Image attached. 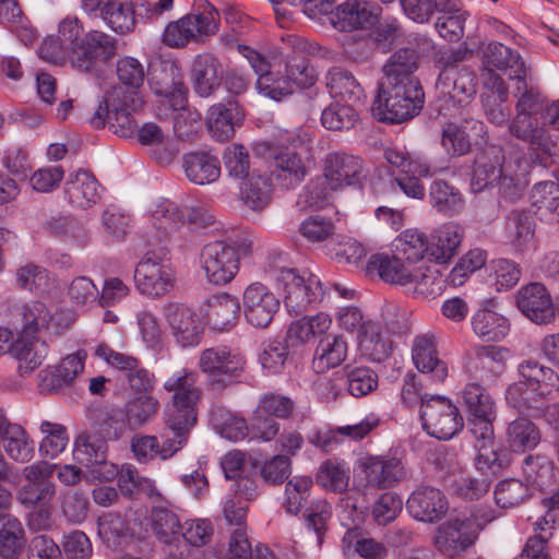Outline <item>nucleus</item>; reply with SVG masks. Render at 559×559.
Returning a JSON list of instances; mask_svg holds the SVG:
<instances>
[{
	"label": "nucleus",
	"instance_id": "obj_1",
	"mask_svg": "<svg viewBox=\"0 0 559 559\" xmlns=\"http://www.w3.org/2000/svg\"><path fill=\"white\" fill-rule=\"evenodd\" d=\"M198 382L199 374L186 368L176 371L164 382L163 388L173 396L164 413L163 443L155 436L133 437L131 450L139 462L170 459L187 444L198 421V404L202 396Z\"/></svg>",
	"mask_w": 559,
	"mask_h": 559
},
{
	"label": "nucleus",
	"instance_id": "obj_2",
	"mask_svg": "<svg viewBox=\"0 0 559 559\" xmlns=\"http://www.w3.org/2000/svg\"><path fill=\"white\" fill-rule=\"evenodd\" d=\"M117 47L114 36L100 29L85 31L76 15H67L58 24V37L47 36L37 52L52 64L69 63L80 73L94 74L112 60Z\"/></svg>",
	"mask_w": 559,
	"mask_h": 559
},
{
	"label": "nucleus",
	"instance_id": "obj_3",
	"mask_svg": "<svg viewBox=\"0 0 559 559\" xmlns=\"http://www.w3.org/2000/svg\"><path fill=\"white\" fill-rule=\"evenodd\" d=\"M520 159H506L501 148L491 146L484 150L475 158L471 189L479 193L497 187L499 195L507 201L519 199L525 182L519 173Z\"/></svg>",
	"mask_w": 559,
	"mask_h": 559
},
{
	"label": "nucleus",
	"instance_id": "obj_4",
	"mask_svg": "<svg viewBox=\"0 0 559 559\" xmlns=\"http://www.w3.org/2000/svg\"><path fill=\"white\" fill-rule=\"evenodd\" d=\"M424 105L419 82L381 83L372 111L380 121L403 122L418 115Z\"/></svg>",
	"mask_w": 559,
	"mask_h": 559
},
{
	"label": "nucleus",
	"instance_id": "obj_5",
	"mask_svg": "<svg viewBox=\"0 0 559 559\" xmlns=\"http://www.w3.org/2000/svg\"><path fill=\"white\" fill-rule=\"evenodd\" d=\"M246 358L227 346L203 349L198 357V367L205 376L209 392L221 394L229 385L238 383L246 369Z\"/></svg>",
	"mask_w": 559,
	"mask_h": 559
},
{
	"label": "nucleus",
	"instance_id": "obj_6",
	"mask_svg": "<svg viewBox=\"0 0 559 559\" xmlns=\"http://www.w3.org/2000/svg\"><path fill=\"white\" fill-rule=\"evenodd\" d=\"M138 92H126L120 87L114 88L108 98L99 103L90 119L94 129L108 124L109 129L121 138H130L136 133L138 123L132 115L142 106Z\"/></svg>",
	"mask_w": 559,
	"mask_h": 559
},
{
	"label": "nucleus",
	"instance_id": "obj_7",
	"mask_svg": "<svg viewBox=\"0 0 559 559\" xmlns=\"http://www.w3.org/2000/svg\"><path fill=\"white\" fill-rule=\"evenodd\" d=\"M250 252V246L226 241H214L202 248L200 261L207 281L214 285L229 283L239 271L242 255Z\"/></svg>",
	"mask_w": 559,
	"mask_h": 559
},
{
	"label": "nucleus",
	"instance_id": "obj_8",
	"mask_svg": "<svg viewBox=\"0 0 559 559\" xmlns=\"http://www.w3.org/2000/svg\"><path fill=\"white\" fill-rule=\"evenodd\" d=\"M277 285L284 290V304L293 316H300L318 306L324 296L320 278L314 274L307 277L295 270L283 269L276 276Z\"/></svg>",
	"mask_w": 559,
	"mask_h": 559
},
{
	"label": "nucleus",
	"instance_id": "obj_9",
	"mask_svg": "<svg viewBox=\"0 0 559 559\" xmlns=\"http://www.w3.org/2000/svg\"><path fill=\"white\" fill-rule=\"evenodd\" d=\"M424 429L440 440L453 438L463 428L459 408L447 397L432 395L420 407Z\"/></svg>",
	"mask_w": 559,
	"mask_h": 559
},
{
	"label": "nucleus",
	"instance_id": "obj_10",
	"mask_svg": "<svg viewBox=\"0 0 559 559\" xmlns=\"http://www.w3.org/2000/svg\"><path fill=\"white\" fill-rule=\"evenodd\" d=\"M55 464L37 461L22 469L27 480L16 492L17 502L26 509L52 503L57 493V485L50 480L55 473Z\"/></svg>",
	"mask_w": 559,
	"mask_h": 559
},
{
	"label": "nucleus",
	"instance_id": "obj_11",
	"mask_svg": "<svg viewBox=\"0 0 559 559\" xmlns=\"http://www.w3.org/2000/svg\"><path fill=\"white\" fill-rule=\"evenodd\" d=\"M510 350L503 346L477 345L464 356V370L472 381L489 384L503 373Z\"/></svg>",
	"mask_w": 559,
	"mask_h": 559
},
{
	"label": "nucleus",
	"instance_id": "obj_12",
	"mask_svg": "<svg viewBox=\"0 0 559 559\" xmlns=\"http://www.w3.org/2000/svg\"><path fill=\"white\" fill-rule=\"evenodd\" d=\"M83 12L100 20L112 33L126 36L134 32L136 15L134 4L124 0H81Z\"/></svg>",
	"mask_w": 559,
	"mask_h": 559
},
{
	"label": "nucleus",
	"instance_id": "obj_13",
	"mask_svg": "<svg viewBox=\"0 0 559 559\" xmlns=\"http://www.w3.org/2000/svg\"><path fill=\"white\" fill-rule=\"evenodd\" d=\"M478 536L475 521L466 516H454L441 523L432 542L437 550L448 558H454L467 550Z\"/></svg>",
	"mask_w": 559,
	"mask_h": 559
},
{
	"label": "nucleus",
	"instance_id": "obj_14",
	"mask_svg": "<svg viewBox=\"0 0 559 559\" xmlns=\"http://www.w3.org/2000/svg\"><path fill=\"white\" fill-rule=\"evenodd\" d=\"M357 467L365 476V489H388L406 477L404 464L397 457L365 455L357 461Z\"/></svg>",
	"mask_w": 559,
	"mask_h": 559
},
{
	"label": "nucleus",
	"instance_id": "obj_15",
	"mask_svg": "<svg viewBox=\"0 0 559 559\" xmlns=\"http://www.w3.org/2000/svg\"><path fill=\"white\" fill-rule=\"evenodd\" d=\"M176 277L171 266L158 259L144 257L134 271V283L142 295L159 298L175 286Z\"/></svg>",
	"mask_w": 559,
	"mask_h": 559
},
{
	"label": "nucleus",
	"instance_id": "obj_16",
	"mask_svg": "<svg viewBox=\"0 0 559 559\" xmlns=\"http://www.w3.org/2000/svg\"><path fill=\"white\" fill-rule=\"evenodd\" d=\"M280 305V299L261 283L250 284L242 295L246 321L257 329H265L271 324Z\"/></svg>",
	"mask_w": 559,
	"mask_h": 559
},
{
	"label": "nucleus",
	"instance_id": "obj_17",
	"mask_svg": "<svg viewBox=\"0 0 559 559\" xmlns=\"http://www.w3.org/2000/svg\"><path fill=\"white\" fill-rule=\"evenodd\" d=\"M164 317L171 335L181 347H192L201 342L203 326L199 316L190 307L169 302L164 307Z\"/></svg>",
	"mask_w": 559,
	"mask_h": 559
},
{
	"label": "nucleus",
	"instance_id": "obj_18",
	"mask_svg": "<svg viewBox=\"0 0 559 559\" xmlns=\"http://www.w3.org/2000/svg\"><path fill=\"white\" fill-rule=\"evenodd\" d=\"M509 132L519 140L530 144L531 148L537 151L534 163L547 167L550 162V140L542 126L539 117L516 114L509 123Z\"/></svg>",
	"mask_w": 559,
	"mask_h": 559
},
{
	"label": "nucleus",
	"instance_id": "obj_19",
	"mask_svg": "<svg viewBox=\"0 0 559 559\" xmlns=\"http://www.w3.org/2000/svg\"><path fill=\"white\" fill-rule=\"evenodd\" d=\"M73 456L79 464L91 468L95 477L109 480L116 474L114 465L107 463V443L104 438L80 435L74 443Z\"/></svg>",
	"mask_w": 559,
	"mask_h": 559
},
{
	"label": "nucleus",
	"instance_id": "obj_20",
	"mask_svg": "<svg viewBox=\"0 0 559 559\" xmlns=\"http://www.w3.org/2000/svg\"><path fill=\"white\" fill-rule=\"evenodd\" d=\"M406 508L415 520L436 523L447 514L449 503L440 489L432 486H419L407 499Z\"/></svg>",
	"mask_w": 559,
	"mask_h": 559
},
{
	"label": "nucleus",
	"instance_id": "obj_21",
	"mask_svg": "<svg viewBox=\"0 0 559 559\" xmlns=\"http://www.w3.org/2000/svg\"><path fill=\"white\" fill-rule=\"evenodd\" d=\"M476 74L462 68L457 73L451 71L439 73L436 88L445 102L463 107L468 105L476 95Z\"/></svg>",
	"mask_w": 559,
	"mask_h": 559
},
{
	"label": "nucleus",
	"instance_id": "obj_22",
	"mask_svg": "<svg viewBox=\"0 0 559 559\" xmlns=\"http://www.w3.org/2000/svg\"><path fill=\"white\" fill-rule=\"evenodd\" d=\"M516 305L523 314L537 324H545L555 318V308L546 287L531 283L516 293Z\"/></svg>",
	"mask_w": 559,
	"mask_h": 559
},
{
	"label": "nucleus",
	"instance_id": "obj_23",
	"mask_svg": "<svg viewBox=\"0 0 559 559\" xmlns=\"http://www.w3.org/2000/svg\"><path fill=\"white\" fill-rule=\"evenodd\" d=\"M224 76L223 64L213 53L194 57L190 70L192 87L200 97L207 98L219 88Z\"/></svg>",
	"mask_w": 559,
	"mask_h": 559
},
{
	"label": "nucleus",
	"instance_id": "obj_24",
	"mask_svg": "<svg viewBox=\"0 0 559 559\" xmlns=\"http://www.w3.org/2000/svg\"><path fill=\"white\" fill-rule=\"evenodd\" d=\"M245 114L235 99L212 105L206 112V127L211 135L219 142L230 140L236 127L241 126Z\"/></svg>",
	"mask_w": 559,
	"mask_h": 559
},
{
	"label": "nucleus",
	"instance_id": "obj_25",
	"mask_svg": "<svg viewBox=\"0 0 559 559\" xmlns=\"http://www.w3.org/2000/svg\"><path fill=\"white\" fill-rule=\"evenodd\" d=\"M0 443L7 455L19 463L29 462L35 453V443L27 431L12 423L0 409Z\"/></svg>",
	"mask_w": 559,
	"mask_h": 559
},
{
	"label": "nucleus",
	"instance_id": "obj_26",
	"mask_svg": "<svg viewBox=\"0 0 559 559\" xmlns=\"http://www.w3.org/2000/svg\"><path fill=\"white\" fill-rule=\"evenodd\" d=\"M328 14L335 28L350 32L374 23L379 16V9L367 2L347 0L334 10L331 8Z\"/></svg>",
	"mask_w": 559,
	"mask_h": 559
},
{
	"label": "nucleus",
	"instance_id": "obj_27",
	"mask_svg": "<svg viewBox=\"0 0 559 559\" xmlns=\"http://www.w3.org/2000/svg\"><path fill=\"white\" fill-rule=\"evenodd\" d=\"M156 94L170 96V105L174 109H181L174 117V132L180 140L191 139L200 128L201 114L192 112L185 108L188 88L183 83H176L170 91L168 87L155 88Z\"/></svg>",
	"mask_w": 559,
	"mask_h": 559
},
{
	"label": "nucleus",
	"instance_id": "obj_28",
	"mask_svg": "<svg viewBox=\"0 0 559 559\" xmlns=\"http://www.w3.org/2000/svg\"><path fill=\"white\" fill-rule=\"evenodd\" d=\"M484 133L485 124L476 119L447 122L442 128L441 144L448 154L462 156L471 151L472 136H483Z\"/></svg>",
	"mask_w": 559,
	"mask_h": 559
},
{
	"label": "nucleus",
	"instance_id": "obj_29",
	"mask_svg": "<svg viewBox=\"0 0 559 559\" xmlns=\"http://www.w3.org/2000/svg\"><path fill=\"white\" fill-rule=\"evenodd\" d=\"M416 266L396 253L393 255L376 253L368 261L367 271L377 273L385 283L406 287L415 276L413 274Z\"/></svg>",
	"mask_w": 559,
	"mask_h": 559
},
{
	"label": "nucleus",
	"instance_id": "obj_30",
	"mask_svg": "<svg viewBox=\"0 0 559 559\" xmlns=\"http://www.w3.org/2000/svg\"><path fill=\"white\" fill-rule=\"evenodd\" d=\"M323 170L334 187L343 189L360 182L362 162L344 152H332L325 156Z\"/></svg>",
	"mask_w": 559,
	"mask_h": 559
},
{
	"label": "nucleus",
	"instance_id": "obj_31",
	"mask_svg": "<svg viewBox=\"0 0 559 559\" xmlns=\"http://www.w3.org/2000/svg\"><path fill=\"white\" fill-rule=\"evenodd\" d=\"M325 86L335 102L361 106L365 91L355 75L341 67H333L325 74Z\"/></svg>",
	"mask_w": 559,
	"mask_h": 559
},
{
	"label": "nucleus",
	"instance_id": "obj_32",
	"mask_svg": "<svg viewBox=\"0 0 559 559\" xmlns=\"http://www.w3.org/2000/svg\"><path fill=\"white\" fill-rule=\"evenodd\" d=\"M98 188L99 183L90 170L79 169L69 175L64 183V195L72 206L88 209L100 199Z\"/></svg>",
	"mask_w": 559,
	"mask_h": 559
},
{
	"label": "nucleus",
	"instance_id": "obj_33",
	"mask_svg": "<svg viewBox=\"0 0 559 559\" xmlns=\"http://www.w3.org/2000/svg\"><path fill=\"white\" fill-rule=\"evenodd\" d=\"M412 358L418 371L428 374L431 381L441 383L448 377V365L438 357L432 337L417 336L413 344Z\"/></svg>",
	"mask_w": 559,
	"mask_h": 559
},
{
	"label": "nucleus",
	"instance_id": "obj_34",
	"mask_svg": "<svg viewBox=\"0 0 559 559\" xmlns=\"http://www.w3.org/2000/svg\"><path fill=\"white\" fill-rule=\"evenodd\" d=\"M187 179L199 186L215 182L221 176V163L216 155L205 151L187 153L182 157Z\"/></svg>",
	"mask_w": 559,
	"mask_h": 559
},
{
	"label": "nucleus",
	"instance_id": "obj_35",
	"mask_svg": "<svg viewBox=\"0 0 559 559\" xmlns=\"http://www.w3.org/2000/svg\"><path fill=\"white\" fill-rule=\"evenodd\" d=\"M86 353L78 350L64 357L53 371L41 370L38 373L39 386L46 391H57L69 385L83 372Z\"/></svg>",
	"mask_w": 559,
	"mask_h": 559
},
{
	"label": "nucleus",
	"instance_id": "obj_36",
	"mask_svg": "<svg viewBox=\"0 0 559 559\" xmlns=\"http://www.w3.org/2000/svg\"><path fill=\"white\" fill-rule=\"evenodd\" d=\"M238 298L229 294L211 296L205 304L204 317L212 329L227 331L233 328L239 317Z\"/></svg>",
	"mask_w": 559,
	"mask_h": 559
},
{
	"label": "nucleus",
	"instance_id": "obj_37",
	"mask_svg": "<svg viewBox=\"0 0 559 559\" xmlns=\"http://www.w3.org/2000/svg\"><path fill=\"white\" fill-rule=\"evenodd\" d=\"M518 370L521 379L539 392V396L552 399L559 395V374L552 368L527 359L519 365Z\"/></svg>",
	"mask_w": 559,
	"mask_h": 559
},
{
	"label": "nucleus",
	"instance_id": "obj_38",
	"mask_svg": "<svg viewBox=\"0 0 559 559\" xmlns=\"http://www.w3.org/2000/svg\"><path fill=\"white\" fill-rule=\"evenodd\" d=\"M348 344L342 335L330 334L321 338L314 349L312 369L316 373H325L341 366L347 358Z\"/></svg>",
	"mask_w": 559,
	"mask_h": 559
},
{
	"label": "nucleus",
	"instance_id": "obj_39",
	"mask_svg": "<svg viewBox=\"0 0 559 559\" xmlns=\"http://www.w3.org/2000/svg\"><path fill=\"white\" fill-rule=\"evenodd\" d=\"M464 229L455 223H445L431 235L429 259L438 263L451 260L463 239Z\"/></svg>",
	"mask_w": 559,
	"mask_h": 559
},
{
	"label": "nucleus",
	"instance_id": "obj_40",
	"mask_svg": "<svg viewBox=\"0 0 559 559\" xmlns=\"http://www.w3.org/2000/svg\"><path fill=\"white\" fill-rule=\"evenodd\" d=\"M306 175V166L297 153L287 151L274 157L271 177L282 189H295L301 183Z\"/></svg>",
	"mask_w": 559,
	"mask_h": 559
},
{
	"label": "nucleus",
	"instance_id": "obj_41",
	"mask_svg": "<svg viewBox=\"0 0 559 559\" xmlns=\"http://www.w3.org/2000/svg\"><path fill=\"white\" fill-rule=\"evenodd\" d=\"M331 324V317L324 312L304 316L289 324L286 333L287 342L292 346L305 345L314 337L326 333Z\"/></svg>",
	"mask_w": 559,
	"mask_h": 559
},
{
	"label": "nucleus",
	"instance_id": "obj_42",
	"mask_svg": "<svg viewBox=\"0 0 559 559\" xmlns=\"http://www.w3.org/2000/svg\"><path fill=\"white\" fill-rule=\"evenodd\" d=\"M12 355L19 361L20 373L22 376L31 374L46 359L48 345L37 336H19L14 341Z\"/></svg>",
	"mask_w": 559,
	"mask_h": 559
},
{
	"label": "nucleus",
	"instance_id": "obj_43",
	"mask_svg": "<svg viewBox=\"0 0 559 559\" xmlns=\"http://www.w3.org/2000/svg\"><path fill=\"white\" fill-rule=\"evenodd\" d=\"M271 178L252 173L240 186L239 198L242 204L253 212H262L272 200Z\"/></svg>",
	"mask_w": 559,
	"mask_h": 559
},
{
	"label": "nucleus",
	"instance_id": "obj_44",
	"mask_svg": "<svg viewBox=\"0 0 559 559\" xmlns=\"http://www.w3.org/2000/svg\"><path fill=\"white\" fill-rule=\"evenodd\" d=\"M357 338L360 353L371 361L382 362L391 355L392 343L374 321L367 323Z\"/></svg>",
	"mask_w": 559,
	"mask_h": 559
},
{
	"label": "nucleus",
	"instance_id": "obj_45",
	"mask_svg": "<svg viewBox=\"0 0 559 559\" xmlns=\"http://www.w3.org/2000/svg\"><path fill=\"white\" fill-rule=\"evenodd\" d=\"M471 324L473 332L488 342H499L510 331L508 319L488 308L477 310L472 316Z\"/></svg>",
	"mask_w": 559,
	"mask_h": 559
},
{
	"label": "nucleus",
	"instance_id": "obj_46",
	"mask_svg": "<svg viewBox=\"0 0 559 559\" xmlns=\"http://www.w3.org/2000/svg\"><path fill=\"white\" fill-rule=\"evenodd\" d=\"M507 443L515 453L535 449L542 439L539 428L527 417H518L507 427Z\"/></svg>",
	"mask_w": 559,
	"mask_h": 559
},
{
	"label": "nucleus",
	"instance_id": "obj_47",
	"mask_svg": "<svg viewBox=\"0 0 559 559\" xmlns=\"http://www.w3.org/2000/svg\"><path fill=\"white\" fill-rule=\"evenodd\" d=\"M428 197L431 206L443 215H456L465 205L460 190L441 179L431 182Z\"/></svg>",
	"mask_w": 559,
	"mask_h": 559
},
{
	"label": "nucleus",
	"instance_id": "obj_48",
	"mask_svg": "<svg viewBox=\"0 0 559 559\" xmlns=\"http://www.w3.org/2000/svg\"><path fill=\"white\" fill-rule=\"evenodd\" d=\"M417 69V58L413 49H400L383 67L385 79L382 83L419 82L413 76Z\"/></svg>",
	"mask_w": 559,
	"mask_h": 559
},
{
	"label": "nucleus",
	"instance_id": "obj_49",
	"mask_svg": "<svg viewBox=\"0 0 559 559\" xmlns=\"http://www.w3.org/2000/svg\"><path fill=\"white\" fill-rule=\"evenodd\" d=\"M350 478L349 466L342 460L329 459L318 468L316 483L328 491L345 492Z\"/></svg>",
	"mask_w": 559,
	"mask_h": 559
},
{
	"label": "nucleus",
	"instance_id": "obj_50",
	"mask_svg": "<svg viewBox=\"0 0 559 559\" xmlns=\"http://www.w3.org/2000/svg\"><path fill=\"white\" fill-rule=\"evenodd\" d=\"M488 66L500 71L510 70L511 79L526 76L524 61L520 53L501 43H490L486 51Z\"/></svg>",
	"mask_w": 559,
	"mask_h": 559
},
{
	"label": "nucleus",
	"instance_id": "obj_51",
	"mask_svg": "<svg viewBox=\"0 0 559 559\" xmlns=\"http://www.w3.org/2000/svg\"><path fill=\"white\" fill-rule=\"evenodd\" d=\"M148 522L159 542L170 545L179 540L181 524L178 515L171 510L163 507L153 508Z\"/></svg>",
	"mask_w": 559,
	"mask_h": 559
},
{
	"label": "nucleus",
	"instance_id": "obj_52",
	"mask_svg": "<svg viewBox=\"0 0 559 559\" xmlns=\"http://www.w3.org/2000/svg\"><path fill=\"white\" fill-rule=\"evenodd\" d=\"M523 473L526 481L535 489L544 491L556 481L554 463L546 456L528 455L524 460Z\"/></svg>",
	"mask_w": 559,
	"mask_h": 559
},
{
	"label": "nucleus",
	"instance_id": "obj_53",
	"mask_svg": "<svg viewBox=\"0 0 559 559\" xmlns=\"http://www.w3.org/2000/svg\"><path fill=\"white\" fill-rule=\"evenodd\" d=\"M463 405L469 417L496 416V404L481 382L471 381L462 391Z\"/></svg>",
	"mask_w": 559,
	"mask_h": 559
},
{
	"label": "nucleus",
	"instance_id": "obj_54",
	"mask_svg": "<svg viewBox=\"0 0 559 559\" xmlns=\"http://www.w3.org/2000/svg\"><path fill=\"white\" fill-rule=\"evenodd\" d=\"M360 106L334 102L321 115V123L328 130L344 131L355 127L359 120Z\"/></svg>",
	"mask_w": 559,
	"mask_h": 559
},
{
	"label": "nucleus",
	"instance_id": "obj_55",
	"mask_svg": "<svg viewBox=\"0 0 559 559\" xmlns=\"http://www.w3.org/2000/svg\"><path fill=\"white\" fill-rule=\"evenodd\" d=\"M507 402L520 413L532 414L540 409V404L546 400L539 396V392L533 390L524 379L510 384L506 391Z\"/></svg>",
	"mask_w": 559,
	"mask_h": 559
},
{
	"label": "nucleus",
	"instance_id": "obj_56",
	"mask_svg": "<svg viewBox=\"0 0 559 559\" xmlns=\"http://www.w3.org/2000/svg\"><path fill=\"white\" fill-rule=\"evenodd\" d=\"M429 249L426 236L414 229L402 233L395 243L396 254L414 265H417L425 254L429 257Z\"/></svg>",
	"mask_w": 559,
	"mask_h": 559
},
{
	"label": "nucleus",
	"instance_id": "obj_57",
	"mask_svg": "<svg viewBox=\"0 0 559 559\" xmlns=\"http://www.w3.org/2000/svg\"><path fill=\"white\" fill-rule=\"evenodd\" d=\"M441 9L437 10L440 13L436 21V29L439 35L450 41L459 40L464 34V23L466 21V13L454 9L448 2H441Z\"/></svg>",
	"mask_w": 559,
	"mask_h": 559
},
{
	"label": "nucleus",
	"instance_id": "obj_58",
	"mask_svg": "<svg viewBox=\"0 0 559 559\" xmlns=\"http://www.w3.org/2000/svg\"><path fill=\"white\" fill-rule=\"evenodd\" d=\"M189 19V26L195 37V43L204 41L215 35L219 29V11L210 2H205L202 11H193L186 14Z\"/></svg>",
	"mask_w": 559,
	"mask_h": 559
},
{
	"label": "nucleus",
	"instance_id": "obj_59",
	"mask_svg": "<svg viewBox=\"0 0 559 559\" xmlns=\"http://www.w3.org/2000/svg\"><path fill=\"white\" fill-rule=\"evenodd\" d=\"M413 275L415 276L412 278V283L406 286L413 295L433 298L441 294L443 280L437 270L421 264L416 266Z\"/></svg>",
	"mask_w": 559,
	"mask_h": 559
},
{
	"label": "nucleus",
	"instance_id": "obj_60",
	"mask_svg": "<svg viewBox=\"0 0 559 559\" xmlns=\"http://www.w3.org/2000/svg\"><path fill=\"white\" fill-rule=\"evenodd\" d=\"M22 328L19 336L32 337L47 328L51 313L46 305L38 300L25 304L21 309Z\"/></svg>",
	"mask_w": 559,
	"mask_h": 559
},
{
	"label": "nucleus",
	"instance_id": "obj_61",
	"mask_svg": "<svg viewBox=\"0 0 559 559\" xmlns=\"http://www.w3.org/2000/svg\"><path fill=\"white\" fill-rule=\"evenodd\" d=\"M39 430L45 435L39 444V452L43 455L53 459L64 451L69 436L63 425L44 420Z\"/></svg>",
	"mask_w": 559,
	"mask_h": 559
},
{
	"label": "nucleus",
	"instance_id": "obj_62",
	"mask_svg": "<svg viewBox=\"0 0 559 559\" xmlns=\"http://www.w3.org/2000/svg\"><path fill=\"white\" fill-rule=\"evenodd\" d=\"M154 224L158 230L173 235L186 224V213L174 202L164 200L153 211Z\"/></svg>",
	"mask_w": 559,
	"mask_h": 559
},
{
	"label": "nucleus",
	"instance_id": "obj_63",
	"mask_svg": "<svg viewBox=\"0 0 559 559\" xmlns=\"http://www.w3.org/2000/svg\"><path fill=\"white\" fill-rule=\"evenodd\" d=\"M477 449L476 467L489 479L501 474L509 465L507 453L499 451L495 443L489 445H475Z\"/></svg>",
	"mask_w": 559,
	"mask_h": 559
},
{
	"label": "nucleus",
	"instance_id": "obj_64",
	"mask_svg": "<svg viewBox=\"0 0 559 559\" xmlns=\"http://www.w3.org/2000/svg\"><path fill=\"white\" fill-rule=\"evenodd\" d=\"M488 277L497 290H507L518 284L521 277L520 266L509 259H493L488 265Z\"/></svg>",
	"mask_w": 559,
	"mask_h": 559
}]
</instances>
